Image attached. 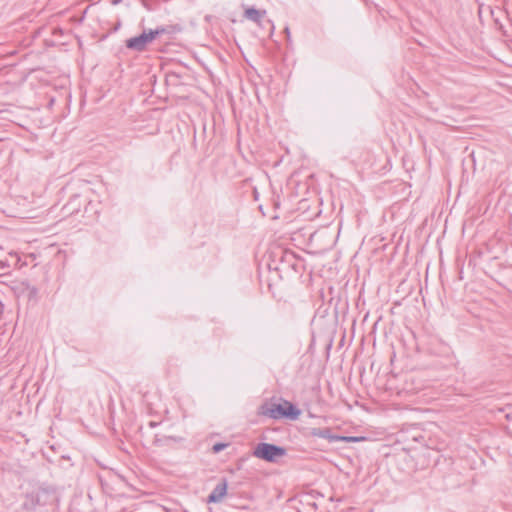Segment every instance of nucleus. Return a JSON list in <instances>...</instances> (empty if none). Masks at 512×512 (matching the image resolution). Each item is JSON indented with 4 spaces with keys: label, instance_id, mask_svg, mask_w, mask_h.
Returning a JSON list of instances; mask_svg holds the SVG:
<instances>
[{
    "label": "nucleus",
    "instance_id": "nucleus-4",
    "mask_svg": "<svg viewBox=\"0 0 512 512\" xmlns=\"http://www.w3.org/2000/svg\"><path fill=\"white\" fill-rule=\"evenodd\" d=\"M311 434L315 437L327 439L329 442H358L362 438L359 437H353V436H339L332 434L331 430L329 428H314L311 432Z\"/></svg>",
    "mask_w": 512,
    "mask_h": 512
},
{
    "label": "nucleus",
    "instance_id": "nucleus-2",
    "mask_svg": "<svg viewBox=\"0 0 512 512\" xmlns=\"http://www.w3.org/2000/svg\"><path fill=\"white\" fill-rule=\"evenodd\" d=\"M285 455L286 450L283 447L264 442L259 443L253 451V456L267 462H275L278 458Z\"/></svg>",
    "mask_w": 512,
    "mask_h": 512
},
{
    "label": "nucleus",
    "instance_id": "nucleus-6",
    "mask_svg": "<svg viewBox=\"0 0 512 512\" xmlns=\"http://www.w3.org/2000/svg\"><path fill=\"white\" fill-rule=\"evenodd\" d=\"M264 14L265 11H260L253 7L246 9L244 13L245 17L253 22H259Z\"/></svg>",
    "mask_w": 512,
    "mask_h": 512
},
{
    "label": "nucleus",
    "instance_id": "nucleus-7",
    "mask_svg": "<svg viewBox=\"0 0 512 512\" xmlns=\"http://www.w3.org/2000/svg\"><path fill=\"white\" fill-rule=\"evenodd\" d=\"M227 445L224 444V443H216L214 446H213V451L215 453H218L220 451H222Z\"/></svg>",
    "mask_w": 512,
    "mask_h": 512
},
{
    "label": "nucleus",
    "instance_id": "nucleus-5",
    "mask_svg": "<svg viewBox=\"0 0 512 512\" xmlns=\"http://www.w3.org/2000/svg\"><path fill=\"white\" fill-rule=\"evenodd\" d=\"M227 493V481L222 479L208 496L209 503H219Z\"/></svg>",
    "mask_w": 512,
    "mask_h": 512
},
{
    "label": "nucleus",
    "instance_id": "nucleus-8",
    "mask_svg": "<svg viewBox=\"0 0 512 512\" xmlns=\"http://www.w3.org/2000/svg\"><path fill=\"white\" fill-rule=\"evenodd\" d=\"M285 33L287 35V38H289L290 37V30H289V28H287V27L285 28Z\"/></svg>",
    "mask_w": 512,
    "mask_h": 512
},
{
    "label": "nucleus",
    "instance_id": "nucleus-3",
    "mask_svg": "<svg viewBox=\"0 0 512 512\" xmlns=\"http://www.w3.org/2000/svg\"><path fill=\"white\" fill-rule=\"evenodd\" d=\"M165 32L164 28H157L155 30L144 31L142 34L129 38L126 41V47L138 52L144 51L146 46L151 43L157 36Z\"/></svg>",
    "mask_w": 512,
    "mask_h": 512
},
{
    "label": "nucleus",
    "instance_id": "nucleus-1",
    "mask_svg": "<svg viewBox=\"0 0 512 512\" xmlns=\"http://www.w3.org/2000/svg\"><path fill=\"white\" fill-rule=\"evenodd\" d=\"M262 414L272 419L287 418L296 420L301 414V411L289 401H284L283 404L272 403L262 407Z\"/></svg>",
    "mask_w": 512,
    "mask_h": 512
}]
</instances>
